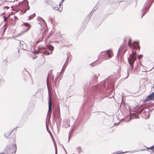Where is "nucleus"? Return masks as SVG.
<instances>
[{
    "label": "nucleus",
    "instance_id": "7c9ffc66",
    "mask_svg": "<svg viewBox=\"0 0 154 154\" xmlns=\"http://www.w3.org/2000/svg\"><path fill=\"white\" fill-rule=\"evenodd\" d=\"M55 147V153H57V146L56 145L54 144Z\"/></svg>",
    "mask_w": 154,
    "mask_h": 154
},
{
    "label": "nucleus",
    "instance_id": "a19ab883",
    "mask_svg": "<svg viewBox=\"0 0 154 154\" xmlns=\"http://www.w3.org/2000/svg\"><path fill=\"white\" fill-rule=\"evenodd\" d=\"M14 18H15V20L18 19L17 17L16 16H14Z\"/></svg>",
    "mask_w": 154,
    "mask_h": 154
},
{
    "label": "nucleus",
    "instance_id": "603ef678",
    "mask_svg": "<svg viewBox=\"0 0 154 154\" xmlns=\"http://www.w3.org/2000/svg\"><path fill=\"white\" fill-rule=\"evenodd\" d=\"M131 119V118H130V119H129V120H128V121H130Z\"/></svg>",
    "mask_w": 154,
    "mask_h": 154
},
{
    "label": "nucleus",
    "instance_id": "cd10ccee",
    "mask_svg": "<svg viewBox=\"0 0 154 154\" xmlns=\"http://www.w3.org/2000/svg\"><path fill=\"white\" fill-rule=\"evenodd\" d=\"M143 57V55L142 54H140L138 56V59H140L142 58Z\"/></svg>",
    "mask_w": 154,
    "mask_h": 154
},
{
    "label": "nucleus",
    "instance_id": "79ce46f5",
    "mask_svg": "<svg viewBox=\"0 0 154 154\" xmlns=\"http://www.w3.org/2000/svg\"><path fill=\"white\" fill-rule=\"evenodd\" d=\"M54 42L59 43V42L58 41H54Z\"/></svg>",
    "mask_w": 154,
    "mask_h": 154
},
{
    "label": "nucleus",
    "instance_id": "8fccbe9b",
    "mask_svg": "<svg viewBox=\"0 0 154 154\" xmlns=\"http://www.w3.org/2000/svg\"><path fill=\"white\" fill-rule=\"evenodd\" d=\"M152 146V147H153V148H154V145L153 146Z\"/></svg>",
    "mask_w": 154,
    "mask_h": 154
},
{
    "label": "nucleus",
    "instance_id": "423d86ee",
    "mask_svg": "<svg viewBox=\"0 0 154 154\" xmlns=\"http://www.w3.org/2000/svg\"><path fill=\"white\" fill-rule=\"evenodd\" d=\"M49 94V101H48V113L47 117L48 118L50 119L51 117V114L52 110V103L51 101V96Z\"/></svg>",
    "mask_w": 154,
    "mask_h": 154
},
{
    "label": "nucleus",
    "instance_id": "4468645a",
    "mask_svg": "<svg viewBox=\"0 0 154 154\" xmlns=\"http://www.w3.org/2000/svg\"><path fill=\"white\" fill-rule=\"evenodd\" d=\"M135 150H134V151H126V152H121L120 151H117L116 152H114L111 154H120L125 153L126 152H130V153H131L134 152H135Z\"/></svg>",
    "mask_w": 154,
    "mask_h": 154
},
{
    "label": "nucleus",
    "instance_id": "6e6d98bb",
    "mask_svg": "<svg viewBox=\"0 0 154 154\" xmlns=\"http://www.w3.org/2000/svg\"><path fill=\"white\" fill-rule=\"evenodd\" d=\"M92 13V11H91V14Z\"/></svg>",
    "mask_w": 154,
    "mask_h": 154
},
{
    "label": "nucleus",
    "instance_id": "052dcab7",
    "mask_svg": "<svg viewBox=\"0 0 154 154\" xmlns=\"http://www.w3.org/2000/svg\"><path fill=\"white\" fill-rule=\"evenodd\" d=\"M154 1V0H152V2H153Z\"/></svg>",
    "mask_w": 154,
    "mask_h": 154
},
{
    "label": "nucleus",
    "instance_id": "680f3d73",
    "mask_svg": "<svg viewBox=\"0 0 154 154\" xmlns=\"http://www.w3.org/2000/svg\"><path fill=\"white\" fill-rule=\"evenodd\" d=\"M100 63H99L98 64H100Z\"/></svg>",
    "mask_w": 154,
    "mask_h": 154
},
{
    "label": "nucleus",
    "instance_id": "473e14b6",
    "mask_svg": "<svg viewBox=\"0 0 154 154\" xmlns=\"http://www.w3.org/2000/svg\"><path fill=\"white\" fill-rule=\"evenodd\" d=\"M49 134H50L51 137L52 138H53V136L51 133V132L50 131L49 132Z\"/></svg>",
    "mask_w": 154,
    "mask_h": 154
},
{
    "label": "nucleus",
    "instance_id": "13d9d810",
    "mask_svg": "<svg viewBox=\"0 0 154 154\" xmlns=\"http://www.w3.org/2000/svg\"><path fill=\"white\" fill-rule=\"evenodd\" d=\"M133 0V1H135L136 0Z\"/></svg>",
    "mask_w": 154,
    "mask_h": 154
},
{
    "label": "nucleus",
    "instance_id": "e2e57ef3",
    "mask_svg": "<svg viewBox=\"0 0 154 154\" xmlns=\"http://www.w3.org/2000/svg\"><path fill=\"white\" fill-rule=\"evenodd\" d=\"M103 98H102V99H103Z\"/></svg>",
    "mask_w": 154,
    "mask_h": 154
},
{
    "label": "nucleus",
    "instance_id": "c03bdc74",
    "mask_svg": "<svg viewBox=\"0 0 154 154\" xmlns=\"http://www.w3.org/2000/svg\"><path fill=\"white\" fill-rule=\"evenodd\" d=\"M94 64V63H91V64H92V65H93Z\"/></svg>",
    "mask_w": 154,
    "mask_h": 154
},
{
    "label": "nucleus",
    "instance_id": "f03ea898",
    "mask_svg": "<svg viewBox=\"0 0 154 154\" xmlns=\"http://www.w3.org/2000/svg\"><path fill=\"white\" fill-rule=\"evenodd\" d=\"M54 48L51 45H49L47 46L46 48L42 47L38 49L39 52H42V54L46 55H49L52 54Z\"/></svg>",
    "mask_w": 154,
    "mask_h": 154
},
{
    "label": "nucleus",
    "instance_id": "864d4df0",
    "mask_svg": "<svg viewBox=\"0 0 154 154\" xmlns=\"http://www.w3.org/2000/svg\"><path fill=\"white\" fill-rule=\"evenodd\" d=\"M51 22H52V19H51Z\"/></svg>",
    "mask_w": 154,
    "mask_h": 154
},
{
    "label": "nucleus",
    "instance_id": "de8ad7c7",
    "mask_svg": "<svg viewBox=\"0 0 154 154\" xmlns=\"http://www.w3.org/2000/svg\"><path fill=\"white\" fill-rule=\"evenodd\" d=\"M0 154H4L3 153H0Z\"/></svg>",
    "mask_w": 154,
    "mask_h": 154
},
{
    "label": "nucleus",
    "instance_id": "3c124183",
    "mask_svg": "<svg viewBox=\"0 0 154 154\" xmlns=\"http://www.w3.org/2000/svg\"><path fill=\"white\" fill-rule=\"evenodd\" d=\"M18 52H19V48H18Z\"/></svg>",
    "mask_w": 154,
    "mask_h": 154
},
{
    "label": "nucleus",
    "instance_id": "a211bd4d",
    "mask_svg": "<svg viewBox=\"0 0 154 154\" xmlns=\"http://www.w3.org/2000/svg\"><path fill=\"white\" fill-rule=\"evenodd\" d=\"M100 74L99 73H97L95 75L94 78V80H95V81L96 82V80L97 79L98 77L100 76Z\"/></svg>",
    "mask_w": 154,
    "mask_h": 154
},
{
    "label": "nucleus",
    "instance_id": "0eeeda50",
    "mask_svg": "<svg viewBox=\"0 0 154 154\" xmlns=\"http://www.w3.org/2000/svg\"><path fill=\"white\" fill-rule=\"evenodd\" d=\"M153 0H149L148 2H150V3L149 5H148L147 6H145L143 9V13L142 14V16L141 18H142L148 11H149L152 3L153 2H152Z\"/></svg>",
    "mask_w": 154,
    "mask_h": 154
},
{
    "label": "nucleus",
    "instance_id": "bb28decb",
    "mask_svg": "<svg viewBox=\"0 0 154 154\" xmlns=\"http://www.w3.org/2000/svg\"><path fill=\"white\" fill-rule=\"evenodd\" d=\"M91 14L88 15L87 17H86V19L88 20V21L90 19L91 17Z\"/></svg>",
    "mask_w": 154,
    "mask_h": 154
},
{
    "label": "nucleus",
    "instance_id": "20e7f679",
    "mask_svg": "<svg viewBox=\"0 0 154 154\" xmlns=\"http://www.w3.org/2000/svg\"><path fill=\"white\" fill-rule=\"evenodd\" d=\"M56 111L57 113L56 114H54V116L55 119L56 123H60L61 122V119L60 117V108L59 107H57V108L56 109Z\"/></svg>",
    "mask_w": 154,
    "mask_h": 154
},
{
    "label": "nucleus",
    "instance_id": "f257e3e1",
    "mask_svg": "<svg viewBox=\"0 0 154 154\" xmlns=\"http://www.w3.org/2000/svg\"><path fill=\"white\" fill-rule=\"evenodd\" d=\"M107 83V89L112 88V91L114 88V85L112 81L109 82L108 79L101 82L99 85H95L92 88L93 91L94 93L101 92L102 94L104 93L103 91V90L105 87V84Z\"/></svg>",
    "mask_w": 154,
    "mask_h": 154
},
{
    "label": "nucleus",
    "instance_id": "c9c22d12",
    "mask_svg": "<svg viewBox=\"0 0 154 154\" xmlns=\"http://www.w3.org/2000/svg\"><path fill=\"white\" fill-rule=\"evenodd\" d=\"M146 150V149H141L140 150L137 151H136V152H138V151H145Z\"/></svg>",
    "mask_w": 154,
    "mask_h": 154
},
{
    "label": "nucleus",
    "instance_id": "bf43d9fd",
    "mask_svg": "<svg viewBox=\"0 0 154 154\" xmlns=\"http://www.w3.org/2000/svg\"><path fill=\"white\" fill-rule=\"evenodd\" d=\"M138 118V117H136V118Z\"/></svg>",
    "mask_w": 154,
    "mask_h": 154
},
{
    "label": "nucleus",
    "instance_id": "4d7b16f0",
    "mask_svg": "<svg viewBox=\"0 0 154 154\" xmlns=\"http://www.w3.org/2000/svg\"><path fill=\"white\" fill-rule=\"evenodd\" d=\"M1 79H0V83H1Z\"/></svg>",
    "mask_w": 154,
    "mask_h": 154
},
{
    "label": "nucleus",
    "instance_id": "0e129e2a",
    "mask_svg": "<svg viewBox=\"0 0 154 154\" xmlns=\"http://www.w3.org/2000/svg\"><path fill=\"white\" fill-rule=\"evenodd\" d=\"M55 154H57V153H55Z\"/></svg>",
    "mask_w": 154,
    "mask_h": 154
},
{
    "label": "nucleus",
    "instance_id": "37998d69",
    "mask_svg": "<svg viewBox=\"0 0 154 154\" xmlns=\"http://www.w3.org/2000/svg\"><path fill=\"white\" fill-rule=\"evenodd\" d=\"M5 12H4V13H2V15H3L4 14Z\"/></svg>",
    "mask_w": 154,
    "mask_h": 154
},
{
    "label": "nucleus",
    "instance_id": "49530a36",
    "mask_svg": "<svg viewBox=\"0 0 154 154\" xmlns=\"http://www.w3.org/2000/svg\"><path fill=\"white\" fill-rule=\"evenodd\" d=\"M35 54H38V52H36L34 53Z\"/></svg>",
    "mask_w": 154,
    "mask_h": 154
},
{
    "label": "nucleus",
    "instance_id": "72a5a7b5",
    "mask_svg": "<svg viewBox=\"0 0 154 154\" xmlns=\"http://www.w3.org/2000/svg\"><path fill=\"white\" fill-rule=\"evenodd\" d=\"M24 72H25L26 73H28V72L27 70H26V69H24Z\"/></svg>",
    "mask_w": 154,
    "mask_h": 154
},
{
    "label": "nucleus",
    "instance_id": "393cba45",
    "mask_svg": "<svg viewBox=\"0 0 154 154\" xmlns=\"http://www.w3.org/2000/svg\"><path fill=\"white\" fill-rule=\"evenodd\" d=\"M129 42L128 43V45L130 47H131L132 46V44L131 43V39L129 38Z\"/></svg>",
    "mask_w": 154,
    "mask_h": 154
},
{
    "label": "nucleus",
    "instance_id": "a18cd8bd",
    "mask_svg": "<svg viewBox=\"0 0 154 154\" xmlns=\"http://www.w3.org/2000/svg\"><path fill=\"white\" fill-rule=\"evenodd\" d=\"M63 149H64V150H65V152H66V149H65L64 148V147H63Z\"/></svg>",
    "mask_w": 154,
    "mask_h": 154
},
{
    "label": "nucleus",
    "instance_id": "e433bc0d",
    "mask_svg": "<svg viewBox=\"0 0 154 154\" xmlns=\"http://www.w3.org/2000/svg\"><path fill=\"white\" fill-rule=\"evenodd\" d=\"M48 77L47 78V86H48V90H49V87L48 86Z\"/></svg>",
    "mask_w": 154,
    "mask_h": 154
},
{
    "label": "nucleus",
    "instance_id": "f704fd0d",
    "mask_svg": "<svg viewBox=\"0 0 154 154\" xmlns=\"http://www.w3.org/2000/svg\"><path fill=\"white\" fill-rule=\"evenodd\" d=\"M17 127H16L15 128H14L12 131H17Z\"/></svg>",
    "mask_w": 154,
    "mask_h": 154
},
{
    "label": "nucleus",
    "instance_id": "4be33fe9",
    "mask_svg": "<svg viewBox=\"0 0 154 154\" xmlns=\"http://www.w3.org/2000/svg\"><path fill=\"white\" fill-rule=\"evenodd\" d=\"M74 131V129H72V130H71L69 133V140L70 138V137L71 136V135L72 134V132Z\"/></svg>",
    "mask_w": 154,
    "mask_h": 154
},
{
    "label": "nucleus",
    "instance_id": "6ab92c4d",
    "mask_svg": "<svg viewBox=\"0 0 154 154\" xmlns=\"http://www.w3.org/2000/svg\"><path fill=\"white\" fill-rule=\"evenodd\" d=\"M76 149L77 150V152L78 153H80L81 152H82V149L81 147L80 146H79L77 147Z\"/></svg>",
    "mask_w": 154,
    "mask_h": 154
},
{
    "label": "nucleus",
    "instance_id": "2f4dec72",
    "mask_svg": "<svg viewBox=\"0 0 154 154\" xmlns=\"http://www.w3.org/2000/svg\"><path fill=\"white\" fill-rule=\"evenodd\" d=\"M143 111V109H140V111H139V112H138V113L139 114H140L142 111Z\"/></svg>",
    "mask_w": 154,
    "mask_h": 154
},
{
    "label": "nucleus",
    "instance_id": "a878e982",
    "mask_svg": "<svg viewBox=\"0 0 154 154\" xmlns=\"http://www.w3.org/2000/svg\"><path fill=\"white\" fill-rule=\"evenodd\" d=\"M35 16V14L34 13L32 15H30L29 17V20H30Z\"/></svg>",
    "mask_w": 154,
    "mask_h": 154
},
{
    "label": "nucleus",
    "instance_id": "ddd939ff",
    "mask_svg": "<svg viewBox=\"0 0 154 154\" xmlns=\"http://www.w3.org/2000/svg\"><path fill=\"white\" fill-rule=\"evenodd\" d=\"M133 46V49H140V47L139 45V43L138 42L135 41L133 42V44L132 45Z\"/></svg>",
    "mask_w": 154,
    "mask_h": 154
},
{
    "label": "nucleus",
    "instance_id": "f8f14e48",
    "mask_svg": "<svg viewBox=\"0 0 154 154\" xmlns=\"http://www.w3.org/2000/svg\"><path fill=\"white\" fill-rule=\"evenodd\" d=\"M105 56L107 57L105 59H108L111 58L112 57V52L110 50L107 51L106 54L105 55Z\"/></svg>",
    "mask_w": 154,
    "mask_h": 154
},
{
    "label": "nucleus",
    "instance_id": "f3484780",
    "mask_svg": "<svg viewBox=\"0 0 154 154\" xmlns=\"http://www.w3.org/2000/svg\"><path fill=\"white\" fill-rule=\"evenodd\" d=\"M24 25L25 26H26L27 27V30H28L30 28V26L29 23H23Z\"/></svg>",
    "mask_w": 154,
    "mask_h": 154
},
{
    "label": "nucleus",
    "instance_id": "412c9836",
    "mask_svg": "<svg viewBox=\"0 0 154 154\" xmlns=\"http://www.w3.org/2000/svg\"><path fill=\"white\" fill-rule=\"evenodd\" d=\"M38 20H40L41 22H42L44 24H46V22L42 18V17H39L38 18Z\"/></svg>",
    "mask_w": 154,
    "mask_h": 154
},
{
    "label": "nucleus",
    "instance_id": "c85d7f7f",
    "mask_svg": "<svg viewBox=\"0 0 154 154\" xmlns=\"http://www.w3.org/2000/svg\"><path fill=\"white\" fill-rule=\"evenodd\" d=\"M57 79H58L57 77H56L55 79L54 82H55V86L56 87V86H57L56 84V82H57Z\"/></svg>",
    "mask_w": 154,
    "mask_h": 154
},
{
    "label": "nucleus",
    "instance_id": "9d476101",
    "mask_svg": "<svg viewBox=\"0 0 154 154\" xmlns=\"http://www.w3.org/2000/svg\"><path fill=\"white\" fill-rule=\"evenodd\" d=\"M69 55H70V53H68L67 54V58L66 61L65 63H64V64L62 68V69L61 70V72H60L59 75L61 72H63L64 71L65 69H66V67L68 63V62H67V61L69 60Z\"/></svg>",
    "mask_w": 154,
    "mask_h": 154
},
{
    "label": "nucleus",
    "instance_id": "5701e85b",
    "mask_svg": "<svg viewBox=\"0 0 154 154\" xmlns=\"http://www.w3.org/2000/svg\"><path fill=\"white\" fill-rule=\"evenodd\" d=\"M146 147V148L147 149H146V150H148L149 149H151L152 151V152H151V154H153V151H154L153 150V147H152V146H151L149 147Z\"/></svg>",
    "mask_w": 154,
    "mask_h": 154
},
{
    "label": "nucleus",
    "instance_id": "9b49d317",
    "mask_svg": "<svg viewBox=\"0 0 154 154\" xmlns=\"http://www.w3.org/2000/svg\"><path fill=\"white\" fill-rule=\"evenodd\" d=\"M145 110L143 112V114L142 116V117L145 119H148L149 118V113H148L149 110L147 108L145 109Z\"/></svg>",
    "mask_w": 154,
    "mask_h": 154
},
{
    "label": "nucleus",
    "instance_id": "b1692460",
    "mask_svg": "<svg viewBox=\"0 0 154 154\" xmlns=\"http://www.w3.org/2000/svg\"><path fill=\"white\" fill-rule=\"evenodd\" d=\"M52 8L54 10H57V11H59L60 12H61L62 10V9H61V10H60L59 9V8H58V7H52Z\"/></svg>",
    "mask_w": 154,
    "mask_h": 154
},
{
    "label": "nucleus",
    "instance_id": "c756f323",
    "mask_svg": "<svg viewBox=\"0 0 154 154\" xmlns=\"http://www.w3.org/2000/svg\"><path fill=\"white\" fill-rule=\"evenodd\" d=\"M64 0H62L60 2V4H59V5H60V6L63 3L64 1Z\"/></svg>",
    "mask_w": 154,
    "mask_h": 154
},
{
    "label": "nucleus",
    "instance_id": "58836bf2",
    "mask_svg": "<svg viewBox=\"0 0 154 154\" xmlns=\"http://www.w3.org/2000/svg\"><path fill=\"white\" fill-rule=\"evenodd\" d=\"M4 8H7V9H8L9 8V7H8V6H5V7Z\"/></svg>",
    "mask_w": 154,
    "mask_h": 154
},
{
    "label": "nucleus",
    "instance_id": "dca6fc26",
    "mask_svg": "<svg viewBox=\"0 0 154 154\" xmlns=\"http://www.w3.org/2000/svg\"><path fill=\"white\" fill-rule=\"evenodd\" d=\"M13 131H9L8 132H7L4 134V135L5 137L7 138L8 137L9 135L12 133V132Z\"/></svg>",
    "mask_w": 154,
    "mask_h": 154
},
{
    "label": "nucleus",
    "instance_id": "1a4fd4ad",
    "mask_svg": "<svg viewBox=\"0 0 154 154\" xmlns=\"http://www.w3.org/2000/svg\"><path fill=\"white\" fill-rule=\"evenodd\" d=\"M154 100V92L152 93L146 97L144 100V103H146L147 101H152Z\"/></svg>",
    "mask_w": 154,
    "mask_h": 154
},
{
    "label": "nucleus",
    "instance_id": "4c0bfd02",
    "mask_svg": "<svg viewBox=\"0 0 154 154\" xmlns=\"http://www.w3.org/2000/svg\"><path fill=\"white\" fill-rule=\"evenodd\" d=\"M119 124V122H118V123H114V125H118Z\"/></svg>",
    "mask_w": 154,
    "mask_h": 154
},
{
    "label": "nucleus",
    "instance_id": "39448f33",
    "mask_svg": "<svg viewBox=\"0 0 154 154\" xmlns=\"http://www.w3.org/2000/svg\"><path fill=\"white\" fill-rule=\"evenodd\" d=\"M129 59H128V62L130 65V67H128L127 69V75L125 79H126L129 76V74L130 73L132 72V71L133 69L134 64V62L131 61Z\"/></svg>",
    "mask_w": 154,
    "mask_h": 154
},
{
    "label": "nucleus",
    "instance_id": "5fc2aeb1",
    "mask_svg": "<svg viewBox=\"0 0 154 154\" xmlns=\"http://www.w3.org/2000/svg\"><path fill=\"white\" fill-rule=\"evenodd\" d=\"M152 154H154V151H153V153H152Z\"/></svg>",
    "mask_w": 154,
    "mask_h": 154
},
{
    "label": "nucleus",
    "instance_id": "7ed1b4c3",
    "mask_svg": "<svg viewBox=\"0 0 154 154\" xmlns=\"http://www.w3.org/2000/svg\"><path fill=\"white\" fill-rule=\"evenodd\" d=\"M19 5L23 8L21 11L23 12V13H25L27 10L29 9V7L28 5V2L27 0H24L22 2H19Z\"/></svg>",
    "mask_w": 154,
    "mask_h": 154
},
{
    "label": "nucleus",
    "instance_id": "6e6552de",
    "mask_svg": "<svg viewBox=\"0 0 154 154\" xmlns=\"http://www.w3.org/2000/svg\"><path fill=\"white\" fill-rule=\"evenodd\" d=\"M136 54V52L132 51V54L130 55V57L128 58V60L129 59L131 61L134 62L137 58Z\"/></svg>",
    "mask_w": 154,
    "mask_h": 154
},
{
    "label": "nucleus",
    "instance_id": "09e8293b",
    "mask_svg": "<svg viewBox=\"0 0 154 154\" xmlns=\"http://www.w3.org/2000/svg\"><path fill=\"white\" fill-rule=\"evenodd\" d=\"M38 91H39L38 90V91L36 93V94L37 93Z\"/></svg>",
    "mask_w": 154,
    "mask_h": 154
},
{
    "label": "nucleus",
    "instance_id": "2eb2a0df",
    "mask_svg": "<svg viewBox=\"0 0 154 154\" xmlns=\"http://www.w3.org/2000/svg\"><path fill=\"white\" fill-rule=\"evenodd\" d=\"M20 48L22 49L25 50H26L24 46H26V45L23 41H20Z\"/></svg>",
    "mask_w": 154,
    "mask_h": 154
},
{
    "label": "nucleus",
    "instance_id": "aec40b11",
    "mask_svg": "<svg viewBox=\"0 0 154 154\" xmlns=\"http://www.w3.org/2000/svg\"><path fill=\"white\" fill-rule=\"evenodd\" d=\"M14 147V152H13L12 153V154H15L16 151H17V146L16 145V144H14L13 145Z\"/></svg>",
    "mask_w": 154,
    "mask_h": 154
},
{
    "label": "nucleus",
    "instance_id": "ea45409f",
    "mask_svg": "<svg viewBox=\"0 0 154 154\" xmlns=\"http://www.w3.org/2000/svg\"><path fill=\"white\" fill-rule=\"evenodd\" d=\"M3 17H4V21H5V20H6V17L4 16H3Z\"/></svg>",
    "mask_w": 154,
    "mask_h": 154
}]
</instances>
